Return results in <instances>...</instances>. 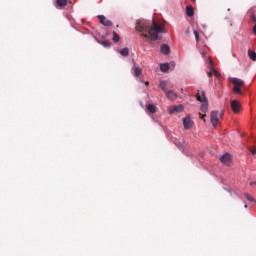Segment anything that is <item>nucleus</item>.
I'll return each mask as SVG.
<instances>
[{"label": "nucleus", "instance_id": "30", "mask_svg": "<svg viewBox=\"0 0 256 256\" xmlns=\"http://www.w3.org/2000/svg\"><path fill=\"white\" fill-rule=\"evenodd\" d=\"M252 19H253L254 23H256V16H253Z\"/></svg>", "mask_w": 256, "mask_h": 256}, {"label": "nucleus", "instance_id": "33", "mask_svg": "<svg viewBox=\"0 0 256 256\" xmlns=\"http://www.w3.org/2000/svg\"><path fill=\"white\" fill-rule=\"evenodd\" d=\"M251 185H256V181H255V182H253V183H251Z\"/></svg>", "mask_w": 256, "mask_h": 256}, {"label": "nucleus", "instance_id": "2", "mask_svg": "<svg viewBox=\"0 0 256 256\" xmlns=\"http://www.w3.org/2000/svg\"><path fill=\"white\" fill-rule=\"evenodd\" d=\"M197 101L202 103L200 107L202 113H207L209 101L207 100V96H205V91H201V95L197 94Z\"/></svg>", "mask_w": 256, "mask_h": 256}, {"label": "nucleus", "instance_id": "15", "mask_svg": "<svg viewBox=\"0 0 256 256\" xmlns=\"http://www.w3.org/2000/svg\"><path fill=\"white\" fill-rule=\"evenodd\" d=\"M248 57L251 59V61H256V52L248 49Z\"/></svg>", "mask_w": 256, "mask_h": 256}, {"label": "nucleus", "instance_id": "25", "mask_svg": "<svg viewBox=\"0 0 256 256\" xmlns=\"http://www.w3.org/2000/svg\"><path fill=\"white\" fill-rule=\"evenodd\" d=\"M101 45L104 47H111V43L107 42V41H102Z\"/></svg>", "mask_w": 256, "mask_h": 256}, {"label": "nucleus", "instance_id": "20", "mask_svg": "<svg viewBox=\"0 0 256 256\" xmlns=\"http://www.w3.org/2000/svg\"><path fill=\"white\" fill-rule=\"evenodd\" d=\"M56 3L59 5V7L67 6V0H56Z\"/></svg>", "mask_w": 256, "mask_h": 256}, {"label": "nucleus", "instance_id": "21", "mask_svg": "<svg viewBox=\"0 0 256 256\" xmlns=\"http://www.w3.org/2000/svg\"><path fill=\"white\" fill-rule=\"evenodd\" d=\"M112 40L114 41V43H119V34H117V32H115V31H113Z\"/></svg>", "mask_w": 256, "mask_h": 256}, {"label": "nucleus", "instance_id": "3", "mask_svg": "<svg viewBox=\"0 0 256 256\" xmlns=\"http://www.w3.org/2000/svg\"><path fill=\"white\" fill-rule=\"evenodd\" d=\"M131 71H132V74L134 75V77H136L138 79L139 83H144V85H146V87L149 86V81H145L141 77V73H143V70L141 69V67L133 66Z\"/></svg>", "mask_w": 256, "mask_h": 256}, {"label": "nucleus", "instance_id": "11", "mask_svg": "<svg viewBox=\"0 0 256 256\" xmlns=\"http://www.w3.org/2000/svg\"><path fill=\"white\" fill-rule=\"evenodd\" d=\"M183 126H184V129H191V127L193 126V123L191 122L190 116H186L185 118H183Z\"/></svg>", "mask_w": 256, "mask_h": 256}, {"label": "nucleus", "instance_id": "16", "mask_svg": "<svg viewBox=\"0 0 256 256\" xmlns=\"http://www.w3.org/2000/svg\"><path fill=\"white\" fill-rule=\"evenodd\" d=\"M120 55H122V57H129V48H123L119 51Z\"/></svg>", "mask_w": 256, "mask_h": 256}, {"label": "nucleus", "instance_id": "27", "mask_svg": "<svg viewBox=\"0 0 256 256\" xmlns=\"http://www.w3.org/2000/svg\"><path fill=\"white\" fill-rule=\"evenodd\" d=\"M251 153H252L253 156H255L256 155V148H252Z\"/></svg>", "mask_w": 256, "mask_h": 256}, {"label": "nucleus", "instance_id": "13", "mask_svg": "<svg viewBox=\"0 0 256 256\" xmlns=\"http://www.w3.org/2000/svg\"><path fill=\"white\" fill-rule=\"evenodd\" d=\"M186 15L188 17H193V15H195V10H193V7L191 6L186 7Z\"/></svg>", "mask_w": 256, "mask_h": 256}, {"label": "nucleus", "instance_id": "28", "mask_svg": "<svg viewBox=\"0 0 256 256\" xmlns=\"http://www.w3.org/2000/svg\"><path fill=\"white\" fill-rule=\"evenodd\" d=\"M253 33H254V35H256V24L253 27Z\"/></svg>", "mask_w": 256, "mask_h": 256}, {"label": "nucleus", "instance_id": "26", "mask_svg": "<svg viewBox=\"0 0 256 256\" xmlns=\"http://www.w3.org/2000/svg\"><path fill=\"white\" fill-rule=\"evenodd\" d=\"M194 36L197 42H199V32L197 30H194Z\"/></svg>", "mask_w": 256, "mask_h": 256}, {"label": "nucleus", "instance_id": "9", "mask_svg": "<svg viewBox=\"0 0 256 256\" xmlns=\"http://www.w3.org/2000/svg\"><path fill=\"white\" fill-rule=\"evenodd\" d=\"M229 81H231L233 83V85L236 87H243V85H245V81H243L237 77H231V78H229Z\"/></svg>", "mask_w": 256, "mask_h": 256}, {"label": "nucleus", "instance_id": "6", "mask_svg": "<svg viewBox=\"0 0 256 256\" xmlns=\"http://www.w3.org/2000/svg\"><path fill=\"white\" fill-rule=\"evenodd\" d=\"M220 161H221V163H223V165H227V167H229V165H231V154L226 153V154L222 155L220 157Z\"/></svg>", "mask_w": 256, "mask_h": 256}, {"label": "nucleus", "instance_id": "32", "mask_svg": "<svg viewBox=\"0 0 256 256\" xmlns=\"http://www.w3.org/2000/svg\"><path fill=\"white\" fill-rule=\"evenodd\" d=\"M202 57H205V52H202Z\"/></svg>", "mask_w": 256, "mask_h": 256}, {"label": "nucleus", "instance_id": "29", "mask_svg": "<svg viewBox=\"0 0 256 256\" xmlns=\"http://www.w3.org/2000/svg\"><path fill=\"white\" fill-rule=\"evenodd\" d=\"M199 115H200V119H203L205 117V115H203L201 113H199Z\"/></svg>", "mask_w": 256, "mask_h": 256}, {"label": "nucleus", "instance_id": "1", "mask_svg": "<svg viewBox=\"0 0 256 256\" xmlns=\"http://www.w3.org/2000/svg\"><path fill=\"white\" fill-rule=\"evenodd\" d=\"M136 31H138L144 39H149L150 35L153 41H159V39H161L160 33H167V30L157 24L154 18L152 19V26L147 20H138L136 22Z\"/></svg>", "mask_w": 256, "mask_h": 256}, {"label": "nucleus", "instance_id": "31", "mask_svg": "<svg viewBox=\"0 0 256 256\" xmlns=\"http://www.w3.org/2000/svg\"><path fill=\"white\" fill-rule=\"evenodd\" d=\"M208 63H209V65H211V64H212V61H211V60H208Z\"/></svg>", "mask_w": 256, "mask_h": 256}, {"label": "nucleus", "instance_id": "23", "mask_svg": "<svg viewBox=\"0 0 256 256\" xmlns=\"http://www.w3.org/2000/svg\"><path fill=\"white\" fill-rule=\"evenodd\" d=\"M245 197H246L247 201H250L251 203H254L255 198H253V196H251L249 194H245Z\"/></svg>", "mask_w": 256, "mask_h": 256}, {"label": "nucleus", "instance_id": "22", "mask_svg": "<svg viewBox=\"0 0 256 256\" xmlns=\"http://www.w3.org/2000/svg\"><path fill=\"white\" fill-rule=\"evenodd\" d=\"M175 145H176V147H178V149H180V151H183V150H184V148H183V143H182V142L177 141V142H175Z\"/></svg>", "mask_w": 256, "mask_h": 256}, {"label": "nucleus", "instance_id": "19", "mask_svg": "<svg viewBox=\"0 0 256 256\" xmlns=\"http://www.w3.org/2000/svg\"><path fill=\"white\" fill-rule=\"evenodd\" d=\"M233 91L234 93H236V95H243V92L241 91V86H234Z\"/></svg>", "mask_w": 256, "mask_h": 256}, {"label": "nucleus", "instance_id": "12", "mask_svg": "<svg viewBox=\"0 0 256 256\" xmlns=\"http://www.w3.org/2000/svg\"><path fill=\"white\" fill-rule=\"evenodd\" d=\"M160 51L162 55H169V53H171V48L167 44H162Z\"/></svg>", "mask_w": 256, "mask_h": 256}, {"label": "nucleus", "instance_id": "18", "mask_svg": "<svg viewBox=\"0 0 256 256\" xmlns=\"http://www.w3.org/2000/svg\"><path fill=\"white\" fill-rule=\"evenodd\" d=\"M147 109H148L149 113H157V107H155V105H153V104H149L147 106Z\"/></svg>", "mask_w": 256, "mask_h": 256}, {"label": "nucleus", "instance_id": "8", "mask_svg": "<svg viewBox=\"0 0 256 256\" xmlns=\"http://www.w3.org/2000/svg\"><path fill=\"white\" fill-rule=\"evenodd\" d=\"M217 115H218L217 111H212L210 114V121L213 127H217V123H219V117Z\"/></svg>", "mask_w": 256, "mask_h": 256}, {"label": "nucleus", "instance_id": "14", "mask_svg": "<svg viewBox=\"0 0 256 256\" xmlns=\"http://www.w3.org/2000/svg\"><path fill=\"white\" fill-rule=\"evenodd\" d=\"M170 67H169V63H162L160 64V70L163 73H167V71H169Z\"/></svg>", "mask_w": 256, "mask_h": 256}, {"label": "nucleus", "instance_id": "35", "mask_svg": "<svg viewBox=\"0 0 256 256\" xmlns=\"http://www.w3.org/2000/svg\"><path fill=\"white\" fill-rule=\"evenodd\" d=\"M191 1H193L195 3L197 0H191Z\"/></svg>", "mask_w": 256, "mask_h": 256}, {"label": "nucleus", "instance_id": "10", "mask_svg": "<svg viewBox=\"0 0 256 256\" xmlns=\"http://www.w3.org/2000/svg\"><path fill=\"white\" fill-rule=\"evenodd\" d=\"M166 97L167 99H169V101H175L179 97V95L173 92V90H168L166 91Z\"/></svg>", "mask_w": 256, "mask_h": 256}, {"label": "nucleus", "instance_id": "5", "mask_svg": "<svg viewBox=\"0 0 256 256\" xmlns=\"http://www.w3.org/2000/svg\"><path fill=\"white\" fill-rule=\"evenodd\" d=\"M98 19L100 20L101 25H104V27H111L113 25V22L111 20L107 19L105 15H98Z\"/></svg>", "mask_w": 256, "mask_h": 256}, {"label": "nucleus", "instance_id": "17", "mask_svg": "<svg viewBox=\"0 0 256 256\" xmlns=\"http://www.w3.org/2000/svg\"><path fill=\"white\" fill-rule=\"evenodd\" d=\"M208 75L210 77H213V75H215V77H219V72H217V70H215V68L210 67V71L208 72Z\"/></svg>", "mask_w": 256, "mask_h": 256}, {"label": "nucleus", "instance_id": "24", "mask_svg": "<svg viewBox=\"0 0 256 256\" xmlns=\"http://www.w3.org/2000/svg\"><path fill=\"white\" fill-rule=\"evenodd\" d=\"M159 89H161L164 93H167V91H169V90H167V88L165 87V84H163V83H160Z\"/></svg>", "mask_w": 256, "mask_h": 256}, {"label": "nucleus", "instance_id": "7", "mask_svg": "<svg viewBox=\"0 0 256 256\" xmlns=\"http://www.w3.org/2000/svg\"><path fill=\"white\" fill-rule=\"evenodd\" d=\"M230 105L233 113H239V111H241V104L239 103V101L232 100Z\"/></svg>", "mask_w": 256, "mask_h": 256}, {"label": "nucleus", "instance_id": "4", "mask_svg": "<svg viewBox=\"0 0 256 256\" xmlns=\"http://www.w3.org/2000/svg\"><path fill=\"white\" fill-rule=\"evenodd\" d=\"M184 109H185V106H183V104L171 106L169 108V114L173 115L174 113H183Z\"/></svg>", "mask_w": 256, "mask_h": 256}, {"label": "nucleus", "instance_id": "34", "mask_svg": "<svg viewBox=\"0 0 256 256\" xmlns=\"http://www.w3.org/2000/svg\"><path fill=\"white\" fill-rule=\"evenodd\" d=\"M226 191H228V193H231V190H229V189H226Z\"/></svg>", "mask_w": 256, "mask_h": 256}]
</instances>
